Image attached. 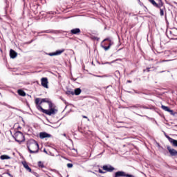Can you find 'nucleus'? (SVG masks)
Returning <instances> with one entry per match:
<instances>
[{"label": "nucleus", "instance_id": "1", "mask_svg": "<svg viewBox=\"0 0 177 177\" xmlns=\"http://www.w3.org/2000/svg\"><path fill=\"white\" fill-rule=\"evenodd\" d=\"M48 107H49L48 110L44 109L42 107H39V109H40V111H41V113H44V114H47V115H52L57 113V108H56V106H55V105H53V103H50L48 105Z\"/></svg>", "mask_w": 177, "mask_h": 177}, {"label": "nucleus", "instance_id": "2", "mask_svg": "<svg viewBox=\"0 0 177 177\" xmlns=\"http://www.w3.org/2000/svg\"><path fill=\"white\" fill-rule=\"evenodd\" d=\"M28 149L30 153H38L39 149L38 142L34 140H30L28 143Z\"/></svg>", "mask_w": 177, "mask_h": 177}, {"label": "nucleus", "instance_id": "3", "mask_svg": "<svg viewBox=\"0 0 177 177\" xmlns=\"http://www.w3.org/2000/svg\"><path fill=\"white\" fill-rule=\"evenodd\" d=\"M15 139L16 142H18V143H21V142H24V136L23 135V133L20 131H17L15 133Z\"/></svg>", "mask_w": 177, "mask_h": 177}, {"label": "nucleus", "instance_id": "4", "mask_svg": "<svg viewBox=\"0 0 177 177\" xmlns=\"http://www.w3.org/2000/svg\"><path fill=\"white\" fill-rule=\"evenodd\" d=\"M40 139H49V138H52V135L46 133V132H41L39 133Z\"/></svg>", "mask_w": 177, "mask_h": 177}, {"label": "nucleus", "instance_id": "5", "mask_svg": "<svg viewBox=\"0 0 177 177\" xmlns=\"http://www.w3.org/2000/svg\"><path fill=\"white\" fill-rule=\"evenodd\" d=\"M41 85L42 86H44V88H46V89H48V79L46 77H43L41 80Z\"/></svg>", "mask_w": 177, "mask_h": 177}, {"label": "nucleus", "instance_id": "6", "mask_svg": "<svg viewBox=\"0 0 177 177\" xmlns=\"http://www.w3.org/2000/svg\"><path fill=\"white\" fill-rule=\"evenodd\" d=\"M166 138L168 139L169 142L172 145V146H174L175 147H177V140H176L171 138L168 136H166Z\"/></svg>", "mask_w": 177, "mask_h": 177}, {"label": "nucleus", "instance_id": "7", "mask_svg": "<svg viewBox=\"0 0 177 177\" xmlns=\"http://www.w3.org/2000/svg\"><path fill=\"white\" fill-rule=\"evenodd\" d=\"M64 52V49L57 50L54 53H51L49 54L50 56H59V55H62Z\"/></svg>", "mask_w": 177, "mask_h": 177}, {"label": "nucleus", "instance_id": "8", "mask_svg": "<svg viewBox=\"0 0 177 177\" xmlns=\"http://www.w3.org/2000/svg\"><path fill=\"white\" fill-rule=\"evenodd\" d=\"M41 98H36L35 99V104H36V107L37 109V110H39V111H41V109L39 107H42L41 106Z\"/></svg>", "mask_w": 177, "mask_h": 177}, {"label": "nucleus", "instance_id": "9", "mask_svg": "<svg viewBox=\"0 0 177 177\" xmlns=\"http://www.w3.org/2000/svg\"><path fill=\"white\" fill-rule=\"evenodd\" d=\"M104 171H107L108 172H111L114 171V167H111V165H105L103 166Z\"/></svg>", "mask_w": 177, "mask_h": 177}, {"label": "nucleus", "instance_id": "10", "mask_svg": "<svg viewBox=\"0 0 177 177\" xmlns=\"http://www.w3.org/2000/svg\"><path fill=\"white\" fill-rule=\"evenodd\" d=\"M167 150L169 153H170L171 156H177V151L171 148L170 147H167Z\"/></svg>", "mask_w": 177, "mask_h": 177}, {"label": "nucleus", "instance_id": "11", "mask_svg": "<svg viewBox=\"0 0 177 177\" xmlns=\"http://www.w3.org/2000/svg\"><path fill=\"white\" fill-rule=\"evenodd\" d=\"M10 56L11 59H15L17 57V53L13 50H10Z\"/></svg>", "mask_w": 177, "mask_h": 177}, {"label": "nucleus", "instance_id": "12", "mask_svg": "<svg viewBox=\"0 0 177 177\" xmlns=\"http://www.w3.org/2000/svg\"><path fill=\"white\" fill-rule=\"evenodd\" d=\"M162 110H165V111H168V113H170L171 114H174V111L169 109L168 106L162 105Z\"/></svg>", "mask_w": 177, "mask_h": 177}, {"label": "nucleus", "instance_id": "13", "mask_svg": "<svg viewBox=\"0 0 177 177\" xmlns=\"http://www.w3.org/2000/svg\"><path fill=\"white\" fill-rule=\"evenodd\" d=\"M104 41H109V46H102V48H104V50H109V49H110V47L111 46V45L113 44V42H111V40H110V39H105L104 40Z\"/></svg>", "mask_w": 177, "mask_h": 177}, {"label": "nucleus", "instance_id": "14", "mask_svg": "<svg viewBox=\"0 0 177 177\" xmlns=\"http://www.w3.org/2000/svg\"><path fill=\"white\" fill-rule=\"evenodd\" d=\"M42 103H48V106H49V104L52 103V102H50V100H49L48 98H42L41 100L40 104H42Z\"/></svg>", "mask_w": 177, "mask_h": 177}, {"label": "nucleus", "instance_id": "15", "mask_svg": "<svg viewBox=\"0 0 177 177\" xmlns=\"http://www.w3.org/2000/svg\"><path fill=\"white\" fill-rule=\"evenodd\" d=\"M22 165H24V168L28 171V172H31V168L28 167V164H27V162H22Z\"/></svg>", "mask_w": 177, "mask_h": 177}, {"label": "nucleus", "instance_id": "16", "mask_svg": "<svg viewBox=\"0 0 177 177\" xmlns=\"http://www.w3.org/2000/svg\"><path fill=\"white\" fill-rule=\"evenodd\" d=\"M1 160H10V156H8V155H2L0 157Z\"/></svg>", "mask_w": 177, "mask_h": 177}, {"label": "nucleus", "instance_id": "17", "mask_svg": "<svg viewBox=\"0 0 177 177\" xmlns=\"http://www.w3.org/2000/svg\"><path fill=\"white\" fill-rule=\"evenodd\" d=\"M80 28H75V29H73L71 30V32L72 34H78V32H80Z\"/></svg>", "mask_w": 177, "mask_h": 177}, {"label": "nucleus", "instance_id": "18", "mask_svg": "<svg viewBox=\"0 0 177 177\" xmlns=\"http://www.w3.org/2000/svg\"><path fill=\"white\" fill-rule=\"evenodd\" d=\"M81 94V88H78L75 89V95H78Z\"/></svg>", "mask_w": 177, "mask_h": 177}, {"label": "nucleus", "instance_id": "19", "mask_svg": "<svg viewBox=\"0 0 177 177\" xmlns=\"http://www.w3.org/2000/svg\"><path fill=\"white\" fill-rule=\"evenodd\" d=\"M18 94L20 96H26V93L23 90H18Z\"/></svg>", "mask_w": 177, "mask_h": 177}, {"label": "nucleus", "instance_id": "20", "mask_svg": "<svg viewBox=\"0 0 177 177\" xmlns=\"http://www.w3.org/2000/svg\"><path fill=\"white\" fill-rule=\"evenodd\" d=\"M149 1L151 3H152V5H153V6L158 8V4H157V3L154 0H149Z\"/></svg>", "mask_w": 177, "mask_h": 177}, {"label": "nucleus", "instance_id": "21", "mask_svg": "<svg viewBox=\"0 0 177 177\" xmlns=\"http://www.w3.org/2000/svg\"><path fill=\"white\" fill-rule=\"evenodd\" d=\"M38 165L39 168H44V163L41 161L38 162Z\"/></svg>", "mask_w": 177, "mask_h": 177}, {"label": "nucleus", "instance_id": "22", "mask_svg": "<svg viewBox=\"0 0 177 177\" xmlns=\"http://www.w3.org/2000/svg\"><path fill=\"white\" fill-rule=\"evenodd\" d=\"M160 16H164V10L160 9Z\"/></svg>", "mask_w": 177, "mask_h": 177}, {"label": "nucleus", "instance_id": "23", "mask_svg": "<svg viewBox=\"0 0 177 177\" xmlns=\"http://www.w3.org/2000/svg\"><path fill=\"white\" fill-rule=\"evenodd\" d=\"M67 167H68V168H73V164H71V163H68V164H67Z\"/></svg>", "mask_w": 177, "mask_h": 177}, {"label": "nucleus", "instance_id": "24", "mask_svg": "<svg viewBox=\"0 0 177 177\" xmlns=\"http://www.w3.org/2000/svg\"><path fill=\"white\" fill-rule=\"evenodd\" d=\"M44 153H46V154H48V151H46V149H44Z\"/></svg>", "mask_w": 177, "mask_h": 177}, {"label": "nucleus", "instance_id": "25", "mask_svg": "<svg viewBox=\"0 0 177 177\" xmlns=\"http://www.w3.org/2000/svg\"><path fill=\"white\" fill-rule=\"evenodd\" d=\"M100 174H103V171H102L101 169L99 170Z\"/></svg>", "mask_w": 177, "mask_h": 177}, {"label": "nucleus", "instance_id": "26", "mask_svg": "<svg viewBox=\"0 0 177 177\" xmlns=\"http://www.w3.org/2000/svg\"><path fill=\"white\" fill-rule=\"evenodd\" d=\"M83 118H88L86 116H83Z\"/></svg>", "mask_w": 177, "mask_h": 177}, {"label": "nucleus", "instance_id": "27", "mask_svg": "<svg viewBox=\"0 0 177 177\" xmlns=\"http://www.w3.org/2000/svg\"><path fill=\"white\" fill-rule=\"evenodd\" d=\"M71 94H72V95H74V93H73V92H71Z\"/></svg>", "mask_w": 177, "mask_h": 177}]
</instances>
